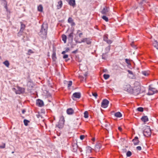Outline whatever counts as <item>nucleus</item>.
<instances>
[{
  "mask_svg": "<svg viewBox=\"0 0 158 158\" xmlns=\"http://www.w3.org/2000/svg\"><path fill=\"white\" fill-rule=\"evenodd\" d=\"M48 28V24L46 23H44L41 26V29L39 35L44 39H45L46 38Z\"/></svg>",
  "mask_w": 158,
  "mask_h": 158,
  "instance_id": "obj_1",
  "label": "nucleus"
},
{
  "mask_svg": "<svg viewBox=\"0 0 158 158\" xmlns=\"http://www.w3.org/2000/svg\"><path fill=\"white\" fill-rule=\"evenodd\" d=\"M143 135L147 137L150 136L151 135V131L150 127L146 126L145 127L143 131Z\"/></svg>",
  "mask_w": 158,
  "mask_h": 158,
  "instance_id": "obj_2",
  "label": "nucleus"
},
{
  "mask_svg": "<svg viewBox=\"0 0 158 158\" xmlns=\"http://www.w3.org/2000/svg\"><path fill=\"white\" fill-rule=\"evenodd\" d=\"M140 91L141 87L140 86H138L136 87H134L133 89H132V91L131 93H132L135 95H137L140 93Z\"/></svg>",
  "mask_w": 158,
  "mask_h": 158,
  "instance_id": "obj_3",
  "label": "nucleus"
},
{
  "mask_svg": "<svg viewBox=\"0 0 158 158\" xmlns=\"http://www.w3.org/2000/svg\"><path fill=\"white\" fill-rule=\"evenodd\" d=\"M64 118L63 117H61L59 122L58 124L56 125V126L60 129H62L64 127Z\"/></svg>",
  "mask_w": 158,
  "mask_h": 158,
  "instance_id": "obj_4",
  "label": "nucleus"
},
{
  "mask_svg": "<svg viewBox=\"0 0 158 158\" xmlns=\"http://www.w3.org/2000/svg\"><path fill=\"white\" fill-rule=\"evenodd\" d=\"M109 102V101L107 100L106 99H103L102 102L101 106L104 108H106L108 106Z\"/></svg>",
  "mask_w": 158,
  "mask_h": 158,
  "instance_id": "obj_5",
  "label": "nucleus"
},
{
  "mask_svg": "<svg viewBox=\"0 0 158 158\" xmlns=\"http://www.w3.org/2000/svg\"><path fill=\"white\" fill-rule=\"evenodd\" d=\"M124 90L130 93H131L132 91V89L131 87V85L129 84H127L124 86Z\"/></svg>",
  "mask_w": 158,
  "mask_h": 158,
  "instance_id": "obj_6",
  "label": "nucleus"
},
{
  "mask_svg": "<svg viewBox=\"0 0 158 158\" xmlns=\"http://www.w3.org/2000/svg\"><path fill=\"white\" fill-rule=\"evenodd\" d=\"M154 89L150 87L149 89V92L147 93V95H152L158 92L157 90H156V91H154Z\"/></svg>",
  "mask_w": 158,
  "mask_h": 158,
  "instance_id": "obj_7",
  "label": "nucleus"
},
{
  "mask_svg": "<svg viewBox=\"0 0 158 158\" xmlns=\"http://www.w3.org/2000/svg\"><path fill=\"white\" fill-rule=\"evenodd\" d=\"M36 105L40 107H42L44 105V103L43 101L40 99H38L36 101Z\"/></svg>",
  "mask_w": 158,
  "mask_h": 158,
  "instance_id": "obj_8",
  "label": "nucleus"
},
{
  "mask_svg": "<svg viewBox=\"0 0 158 158\" xmlns=\"http://www.w3.org/2000/svg\"><path fill=\"white\" fill-rule=\"evenodd\" d=\"M17 88L18 89L15 91V93L16 94H20L24 92V88L20 87H18Z\"/></svg>",
  "mask_w": 158,
  "mask_h": 158,
  "instance_id": "obj_9",
  "label": "nucleus"
},
{
  "mask_svg": "<svg viewBox=\"0 0 158 158\" xmlns=\"http://www.w3.org/2000/svg\"><path fill=\"white\" fill-rule=\"evenodd\" d=\"M81 42H83V43L86 42L87 44H90L91 43V40L88 38H85L82 39Z\"/></svg>",
  "mask_w": 158,
  "mask_h": 158,
  "instance_id": "obj_10",
  "label": "nucleus"
},
{
  "mask_svg": "<svg viewBox=\"0 0 158 158\" xmlns=\"http://www.w3.org/2000/svg\"><path fill=\"white\" fill-rule=\"evenodd\" d=\"M109 10V8L106 6H105L103 8L101 12L102 14L104 15H106Z\"/></svg>",
  "mask_w": 158,
  "mask_h": 158,
  "instance_id": "obj_11",
  "label": "nucleus"
},
{
  "mask_svg": "<svg viewBox=\"0 0 158 158\" xmlns=\"http://www.w3.org/2000/svg\"><path fill=\"white\" fill-rule=\"evenodd\" d=\"M132 141L133 142L134 145H136L139 144L140 142L138 140V138L137 136H135V138L132 139Z\"/></svg>",
  "mask_w": 158,
  "mask_h": 158,
  "instance_id": "obj_12",
  "label": "nucleus"
},
{
  "mask_svg": "<svg viewBox=\"0 0 158 158\" xmlns=\"http://www.w3.org/2000/svg\"><path fill=\"white\" fill-rule=\"evenodd\" d=\"M73 31L68 36V39L69 41L72 42L73 41Z\"/></svg>",
  "mask_w": 158,
  "mask_h": 158,
  "instance_id": "obj_13",
  "label": "nucleus"
},
{
  "mask_svg": "<svg viewBox=\"0 0 158 158\" xmlns=\"http://www.w3.org/2000/svg\"><path fill=\"white\" fill-rule=\"evenodd\" d=\"M68 2L69 5L70 6L73 7L75 6V0H69Z\"/></svg>",
  "mask_w": 158,
  "mask_h": 158,
  "instance_id": "obj_14",
  "label": "nucleus"
},
{
  "mask_svg": "<svg viewBox=\"0 0 158 158\" xmlns=\"http://www.w3.org/2000/svg\"><path fill=\"white\" fill-rule=\"evenodd\" d=\"M73 97L77 98H80L81 97V94L80 92H75L73 94Z\"/></svg>",
  "mask_w": 158,
  "mask_h": 158,
  "instance_id": "obj_15",
  "label": "nucleus"
},
{
  "mask_svg": "<svg viewBox=\"0 0 158 158\" xmlns=\"http://www.w3.org/2000/svg\"><path fill=\"white\" fill-rule=\"evenodd\" d=\"M72 151L74 152L77 153V151L78 146L77 143L74 144L72 145Z\"/></svg>",
  "mask_w": 158,
  "mask_h": 158,
  "instance_id": "obj_16",
  "label": "nucleus"
},
{
  "mask_svg": "<svg viewBox=\"0 0 158 158\" xmlns=\"http://www.w3.org/2000/svg\"><path fill=\"white\" fill-rule=\"evenodd\" d=\"M68 22L72 26H74L75 25V23L73 22V20L71 17H69L68 19Z\"/></svg>",
  "mask_w": 158,
  "mask_h": 158,
  "instance_id": "obj_17",
  "label": "nucleus"
},
{
  "mask_svg": "<svg viewBox=\"0 0 158 158\" xmlns=\"http://www.w3.org/2000/svg\"><path fill=\"white\" fill-rule=\"evenodd\" d=\"M66 112L67 114L69 115L72 114L74 113V110L71 108L68 109L67 110Z\"/></svg>",
  "mask_w": 158,
  "mask_h": 158,
  "instance_id": "obj_18",
  "label": "nucleus"
},
{
  "mask_svg": "<svg viewBox=\"0 0 158 158\" xmlns=\"http://www.w3.org/2000/svg\"><path fill=\"white\" fill-rule=\"evenodd\" d=\"M141 120L144 122H146L148 121V119L147 116H144L142 117L141 118Z\"/></svg>",
  "mask_w": 158,
  "mask_h": 158,
  "instance_id": "obj_19",
  "label": "nucleus"
},
{
  "mask_svg": "<svg viewBox=\"0 0 158 158\" xmlns=\"http://www.w3.org/2000/svg\"><path fill=\"white\" fill-rule=\"evenodd\" d=\"M52 59L53 61H55L56 59V53L55 52H53L52 55Z\"/></svg>",
  "mask_w": 158,
  "mask_h": 158,
  "instance_id": "obj_20",
  "label": "nucleus"
},
{
  "mask_svg": "<svg viewBox=\"0 0 158 158\" xmlns=\"http://www.w3.org/2000/svg\"><path fill=\"white\" fill-rule=\"evenodd\" d=\"M62 2L61 1H60L58 2V4L57 5V7L58 9H60L61 8L62 6Z\"/></svg>",
  "mask_w": 158,
  "mask_h": 158,
  "instance_id": "obj_21",
  "label": "nucleus"
},
{
  "mask_svg": "<svg viewBox=\"0 0 158 158\" xmlns=\"http://www.w3.org/2000/svg\"><path fill=\"white\" fill-rule=\"evenodd\" d=\"M114 115L116 117L120 118L122 116V114L121 113L119 112H118L115 113L114 114Z\"/></svg>",
  "mask_w": 158,
  "mask_h": 158,
  "instance_id": "obj_22",
  "label": "nucleus"
},
{
  "mask_svg": "<svg viewBox=\"0 0 158 158\" xmlns=\"http://www.w3.org/2000/svg\"><path fill=\"white\" fill-rule=\"evenodd\" d=\"M62 40L64 43L66 42V39L67 38V36L64 34H63L62 35Z\"/></svg>",
  "mask_w": 158,
  "mask_h": 158,
  "instance_id": "obj_23",
  "label": "nucleus"
},
{
  "mask_svg": "<svg viewBox=\"0 0 158 158\" xmlns=\"http://www.w3.org/2000/svg\"><path fill=\"white\" fill-rule=\"evenodd\" d=\"M153 44L155 47L158 49V42L157 40H154Z\"/></svg>",
  "mask_w": 158,
  "mask_h": 158,
  "instance_id": "obj_24",
  "label": "nucleus"
},
{
  "mask_svg": "<svg viewBox=\"0 0 158 158\" xmlns=\"http://www.w3.org/2000/svg\"><path fill=\"white\" fill-rule=\"evenodd\" d=\"M107 56V53H103L102 56V59L103 60H106Z\"/></svg>",
  "mask_w": 158,
  "mask_h": 158,
  "instance_id": "obj_25",
  "label": "nucleus"
},
{
  "mask_svg": "<svg viewBox=\"0 0 158 158\" xmlns=\"http://www.w3.org/2000/svg\"><path fill=\"white\" fill-rule=\"evenodd\" d=\"M37 9L38 11L42 12L43 10V7L41 5H40L38 6Z\"/></svg>",
  "mask_w": 158,
  "mask_h": 158,
  "instance_id": "obj_26",
  "label": "nucleus"
},
{
  "mask_svg": "<svg viewBox=\"0 0 158 158\" xmlns=\"http://www.w3.org/2000/svg\"><path fill=\"white\" fill-rule=\"evenodd\" d=\"M86 152L89 153H90L91 152L92 148L89 146H88L86 148Z\"/></svg>",
  "mask_w": 158,
  "mask_h": 158,
  "instance_id": "obj_27",
  "label": "nucleus"
},
{
  "mask_svg": "<svg viewBox=\"0 0 158 158\" xmlns=\"http://www.w3.org/2000/svg\"><path fill=\"white\" fill-rule=\"evenodd\" d=\"M105 127L106 128V129L108 131L109 130V127H110V125L108 123H106L105 125Z\"/></svg>",
  "mask_w": 158,
  "mask_h": 158,
  "instance_id": "obj_28",
  "label": "nucleus"
},
{
  "mask_svg": "<svg viewBox=\"0 0 158 158\" xmlns=\"http://www.w3.org/2000/svg\"><path fill=\"white\" fill-rule=\"evenodd\" d=\"M3 64L7 67H9V66L10 65V63L9 61L7 60H5L3 62Z\"/></svg>",
  "mask_w": 158,
  "mask_h": 158,
  "instance_id": "obj_29",
  "label": "nucleus"
},
{
  "mask_svg": "<svg viewBox=\"0 0 158 158\" xmlns=\"http://www.w3.org/2000/svg\"><path fill=\"white\" fill-rule=\"evenodd\" d=\"M30 121L27 119H25L23 120V123L25 126H27L28 125V123H29Z\"/></svg>",
  "mask_w": 158,
  "mask_h": 158,
  "instance_id": "obj_30",
  "label": "nucleus"
},
{
  "mask_svg": "<svg viewBox=\"0 0 158 158\" xmlns=\"http://www.w3.org/2000/svg\"><path fill=\"white\" fill-rule=\"evenodd\" d=\"M142 74L145 76H148L149 75V73L148 72L146 71H143L142 72Z\"/></svg>",
  "mask_w": 158,
  "mask_h": 158,
  "instance_id": "obj_31",
  "label": "nucleus"
},
{
  "mask_svg": "<svg viewBox=\"0 0 158 158\" xmlns=\"http://www.w3.org/2000/svg\"><path fill=\"white\" fill-rule=\"evenodd\" d=\"M25 26L24 24H22L21 26V28L20 31H23L25 28Z\"/></svg>",
  "mask_w": 158,
  "mask_h": 158,
  "instance_id": "obj_32",
  "label": "nucleus"
},
{
  "mask_svg": "<svg viewBox=\"0 0 158 158\" xmlns=\"http://www.w3.org/2000/svg\"><path fill=\"white\" fill-rule=\"evenodd\" d=\"M4 4V8L6 10H7V3L5 0H2Z\"/></svg>",
  "mask_w": 158,
  "mask_h": 158,
  "instance_id": "obj_33",
  "label": "nucleus"
},
{
  "mask_svg": "<svg viewBox=\"0 0 158 158\" xmlns=\"http://www.w3.org/2000/svg\"><path fill=\"white\" fill-rule=\"evenodd\" d=\"M110 46H109L105 48V53H108L110 50Z\"/></svg>",
  "mask_w": 158,
  "mask_h": 158,
  "instance_id": "obj_34",
  "label": "nucleus"
},
{
  "mask_svg": "<svg viewBox=\"0 0 158 158\" xmlns=\"http://www.w3.org/2000/svg\"><path fill=\"white\" fill-rule=\"evenodd\" d=\"M103 77L105 79L107 80L110 77V75L108 74H104Z\"/></svg>",
  "mask_w": 158,
  "mask_h": 158,
  "instance_id": "obj_35",
  "label": "nucleus"
},
{
  "mask_svg": "<svg viewBox=\"0 0 158 158\" xmlns=\"http://www.w3.org/2000/svg\"><path fill=\"white\" fill-rule=\"evenodd\" d=\"M101 144L100 143H97L95 145V148L97 149H100L101 147Z\"/></svg>",
  "mask_w": 158,
  "mask_h": 158,
  "instance_id": "obj_36",
  "label": "nucleus"
},
{
  "mask_svg": "<svg viewBox=\"0 0 158 158\" xmlns=\"http://www.w3.org/2000/svg\"><path fill=\"white\" fill-rule=\"evenodd\" d=\"M84 117L85 118H87L88 117V113L87 111H85L84 113Z\"/></svg>",
  "mask_w": 158,
  "mask_h": 158,
  "instance_id": "obj_37",
  "label": "nucleus"
},
{
  "mask_svg": "<svg viewBox=\"0 0 158 158\" xmlns=\"http://www.w3.org/2000/svg\"><path fill=\"white\" fill-rule=\"evenodd\" d=\"M102 19L105 20L106 22L108 21V18L105 15H103L102 17Z\"/></svg>",
  "mask_w": 158,
  "mask_h": 158,
  "instance_id": "obj_38",
  "label": "nucleus"
},
{
  "mask_svg": "<svg viewBox=\"0 0 158 158\" xmlns=\"http://www.w3.org/2000/svg\"><path fill=\"white\" fill-rule=\"evenodd\" d=\"M132 153L130 151H128L126 153V156L127 157H130Z\"/></svg>",
  "mask_w": 158,
  "mask_h": 158,
  "instance_id": "obj_39",
  "label": "nucleus"
},
{
  "mask_svg": "<svg viewBox=\"0 0 158 158\" xmlns=\"http://www.w3.org/2000/svg\"><path fill=\"white\" fill-rule=\"evenodd\" d=\"M137 110L139 111L142 112L143 111V109L142 107H139L137 108Z\"/></svg>",
  "mask_w": 158,
  "mask_h": 158,
  "instance_id": "obj_40",
  "label": "nucleus"
},
{
  "mask_svg": "<svg viewBox=\"0 0 158 158\" xmlns=\"http://www.w3.org/2000/svg\"><path fill=\"white\" fill-rule=\"evenodd\" d=\"M72 81H69L68 82V87L69 88L72 85Z\"/></svg>",
  "mask_w": 158,
  "mask_h": 158,
  "instance_id": "obj_41",
  "label": "nucleus"
},
{
  "mask_svg": "<svg viewBox=\"0 0 158 158\" xmlns=\"http://www.w3.org/2000/svg\"><path fill=\"white\" fill-rule=\"evenodd\" d=\"M125 62L128 65H131V63H130L129 60L128 59H125Z\"/></svg>",
  "mask_w": 158,
  "mask_h": 158,
  "instance_id": "obj_42",
  "label": "nucleus"
},
{
  "mask_svg": "<svg viewBox=\"0 0 158 158\" xmlns=\"http://www.w3.org/2000/svg\"><path fill=\"white\" fill-rule=\"evenodd\" d=\"M112 41L111 40L108 39L106 42L108 44H110L112 43Z\"/></svg>",
  "mask_w": 158,
  "mask_h": 158,
  "instance_id": "obj_43",
  "label": "nucleus"
},
{
  "mask_svg": "<svg viewBox=\"0 0 158 158\" xmlns=\"http://www.w3.org/2000/svg\"><path fill=\"white\" fill-rule=\"evenodd\" d=\"M108 37L106 35H104L103 38V40L104 41L106 42L107 40H108Z\"/></svg>",
  "mask_w": 158,
  "mask_h": 158,
  "instance_id": "obj_44",
  "label": "nucleus"
},
{
  "mask_svg": "<svg viewBox=\"0 0 158 158\" xmlns=\"http://www.w3.org/2000/svg\"><path fill=\"white\" fill-rule=\"evenodd\" d=\"M92 95L94 96L96 98H97V97L98 96L96 92L92 93Z\"/></svg>",
  "mask_w": 158,
  "mask_h": 158,
  "instance_id": "obj_45",
  "label": "nucleus"
},
{
  "mask_svg": "<svg viewBox=\"0 0 158 158\" xmlns=\"http://www.w3.org/2000/svg\"><path fill=\"white\" fill-rule=\"evenodd\" d=\"M6 144L5 143H3L2 145L0 146V148H4L5 147Z\"/></svg>",
  "mask_w": 158,
  "mask_h": 158,
  "instance_id": "obj_46",
  "label": "nucleus"
},
{
  "mask_svg": "<svg viewBox=\"0 0 158 158\" xmlns=\"http://www.w3.org/2000/svg\"><path fill=\"white\" fill-rule=\"evenodd\" d=\"M136 149L139 151H140L141 150V147L140 146H137L136 148Z\"/></svg>",
  "mask_w": 158,
  "mask_h": 158,
  "instance_id": "obj_47",
  "label": "nucleus"
},
{
  "mask_svg": "<svg viewBox=\"0 0 158 158\" xmlns=\"http://www.w3.org/2000/svg\"><path fill=\"white\" fill-rule=\"evenodd\" d=\"M68 57V55L67 54H64L63 56V58L64 59H66Z\"/></svg>",
  "mask_w": 158,
  "mask_h": 158,
  "instance_id": "obj_48",
  "label": "nucleus"
},
{
  "mask_svg": "<svg viewBox=\"0 0 158 158\" xmlns=\"http://www.w3.org/2000/svg\"><path fill=\"white\" fill-rule=\"evenodd\" d=\"M127 72L129 74H131L132 75H133V73L132 71L130 70H128Z\"/></svg>",
  "mask_w": 158,
  "mask_h": 158,
  "instance_id": "obj_49",
  "label": "nucleus"
},
{
  "mask_svg": "<svg viewBox=\"0 0 158 158\" xmlns=\"http://www.w3.org/2000/svg\"><path fill=\"white\" fill-rule=\"evenodd\" d=\"M85 137V136L84 135H81L80 136V139L81 140H83Z\"/></svg>",
  "mask_w": 158,
  "mask_h": 158,
  "instance_id": "obj_50",
  "label": "nucleus"
},
{
  "mask_svg": "<svg viewBox=\"0 0 158 158\" xmlns=\"http://www.w3.org/2000/svg\"><path fill=\"white\" fill-rule=\"evenodd\" d=\"M78 49H77L76 50L72 52V53L73 54H76L77 52Z\"/></svg>",
  "mask_w": 158,
  "mask_h": 158,
  "instance_id": "obj_51",
  "label": "nucleus"
},
{
  "mask_svg": "<svg viewBox=\"0 0 158 158\" xmlns=\"http://www.w3.org/2000/svg\"><path fill=\"white\" fill-rule=\"evenodd\" d=\"M122 151L123 152H125L127 151V149L126 148H123L122 149Z\"/></svg>",
  "mask_w": 158,
  "mask_h": 158,
  "instance_id": "obj_52",
  "label": "nucleus"
},
{
  "mask_svg": "<svg viewBox=\"0 0 158 158\" xmlns=\"http://www.w3.org/2000/svg\"><path fill=\"white\" fill-rule=\"evenodd\" d=\"M69 48H67L66 49H65V52H67L69 51Z\"/></svg>",
  "mask_w": 158,
  "mask_h": 158,
  "instance_id": "obj_53",
  "label": "nucleus"
},
{
  "mask_svg": "<svg viewBox=\"0 0 158 158\" xmlns=\"http://www.w3.org/2000/svg\"><path fill=\"white\" fill-rule=\"evenodd\" d=\"M82 35H83V34L81 32V33H79V37L81 38V36Z\"/></svg>",
  "mask_w": 158,
  "mask_h": 158,
  "instance_id": "obj_54",
  "label": "nucleus"
},
{
  "mask_svg": "<svg viewBox=\"0 0 158 158\" xmlns=\"http://www.w3.org/2000/svg\"><path fill=\"white\" fill-rule=\"evenodd\" d=\"M78 150L80 151V152H81L82 151V150L81 148H78Z\"/></svg>",
  "mask_w": 158,
  "mask_h": 158,
  "instance_id": "obj_55",
  "label": "nucleus"
},
{
  "mask_svg": "<svg viewBox=\"0 0 158 158\" xmlns=\"http://www.w3.org/2000/svg\"><path fill=\"white\" fill-rule=\"evenodd\" d=\"M118 130H119L120 131H121L122 130V128L121 127H118Z\"/></svg>",
  "mask_w": 158,
  "mask_h": 158,
  "instance_id": "obj_56",
  "label": "nucleus"
},
{
  "mask_svg": "<svg viewBox=\"0 0 158 158\" xmlns=\"http://www.w3.org/2000/svg\"><path fill=\"white\" fill-rule=\"evenodd\" d=\"M28 52L30 53H32L33 52L32 50L31 49H29L28 51Z\"/></svg>",
  "mask_w": 158,
  "mask_h": 158,
  "instance_id": "obj_57",
  "label": "nucleus"
},
{
  "mask_svg": "<svg viewBox=\"0 0 158 158\" xmlns=\"http://www.w3.org/2000/svg\"><path fill=\"white\" fill-rule=\"evenodd\" d=\"M66 52H65V51H63L62 53H61V54H63L64 55L65 54V53H66Z\"/></svg>",
  "mask_w": 158,
  "mask_h": 158,
  "instance_id": "obj_58",
  "label": "nucleus"
},
{
  "mask_svg": "<svg viewBox=\"0 0 158 158\" xmlns=\"http://www.w3.org/2000/svg\"><path fill=\"white\" fill-rule=\"evenodd\" d=\"M25 112L26 111L25 110H23L22 111V113L23 114H24Z\"/></svg>",
  "mask_w": 158,
  "mask_h": 158,
  "instance_id": "obj_59",
  "label": "nucleus"
},
{
  "mask_svg": "<svg viewBox=\"0 0 158 158\" xmlns=\"http://www.w3.org/2000/svg\"><path fill=\"white\" fill-rule=\"evenodd\" d=\"M81 31L80 30H78L77 31V33H79V32H80Z\"/></svg>",
  "mask_w": 158,
  "mask_h": 158,
  "instance_id": "obj_60",
  "label": "nucleus"
},
{
  "mask_svg": "<svg viewBox=\"0 0 158 158\" xmlns=\"http://www.w3.org/2000/svg\"><path fill=\"white\" fill-rule=\"evenodd\" d=\"M83 43V42H81V41H78V43Z\"/></svg>",
  "mask_w": 158,
  "mask_h": 158,
  "instance_id": "obj_61",
  "label": "nucleus"
},
{
  "mask_svg": "<svg viewBox=\"0 0 158 158\" xmlns=\"http://www.w3.org/2000/svg\"><path fill=\"white\" fill-rule=\"evenodd\" d=\"M75 42H76V43H78V41L77 40H75Z\"/></svg>",
  "mask_w": 158,
  "mask_h": 158,
  "instance_id": "obj_62",
  "label": "nucleus"
},
{
  "mask_svg": "<svg viewBox=\"0 0 158 158\" xmlns=\"http://www.w3.org/2000/svg\"><path fill=\"white\" fill-rule=\"evenodd\" d=\"M144 10V9L143 8H142V10Z\"/></svg>",
  "mask_w": 158,
  "mask_h": 158,
  "instance_id": "obj_63",
  "label": "nucleus"
},
{
  "mask_svg": "<svg viewBox=\"0 0 158 158\" xmlns=\"http://www.w3.org/2000/svg\"><path fill=\"white\" fill-rule=\"evenodd\" d=\"M89 158H95L90 157H89Z\"/></svg>",
  "mask_w": 158,
  "mask_h": 158,
  "instance_id": "obj_64",
  "label": "nucleus"
}]
</instances>
